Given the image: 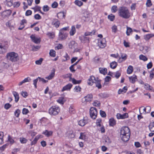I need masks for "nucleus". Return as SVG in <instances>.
I'll return each mask as SVG.
<instances>
[{
  "instance_id": "obj_34",
  "label": "nucleus",
  "mask_w": 154,
  "mask_h": 154,
  "mask_svg": "<svg viewBox=\"0 0 154 154\" xmlns=\"http://www.w3.org/2000/svg\"><path fill=\"white\" fill-rule=\"evenodd\" d=\"M96 31L95 30H93L91 32H86L85 33V36H88L89 35H92L95 34Z\"/></svg>"
},
{
  "instance_id": "obj_62",
  "label": "nucleus",
  "mask_w": 154,
  "mask_h": 154,
  "mask_svg": "<svg viewBox=\"0 0 154 154\" xmlns=\"http://www.w3.org/2000/svg\"><path fill=\"white\" fill-rule=\"evenodd\" d=\"M58 5V4L56 2H54L51 5V7L53 8H56Z\"/></svg>"
},
{
  "instance_id": "obj_49",
  "label": "nucleus",
  "mask_w": 154,
  "mask_h": 154,
  "mask_svg": "<svg viewBox=\"0 0 154 154\" xmlns=\"http://www.w3.org/2000/svg\"><path fill=\"white\" fill-rule=\"evenodd\" d=\"M20 113V110L18 109L14 112V115L16 117H18L19 116Z\"/></svg>"
},
{
  "instance_id": "obj_7",
  "label": "nucleus",
  "mask_w": 154,
  "mask_h": 154,
  "mask_svg": "<svg viewBox=\"0 0 154 154\" xmlns=\"http://www.w3.org/2000/svg\"><path fill=\"white\" fill-rule=\"evenodd\" d=\"M116 117L118 119H124L128 117V114L127 113H125L123 115L120 113H118L116 115Z\"/></svg>"
},
{
  "instance_id": "obj_50",
  "label": "nucleus",
  "mask_w": 154,
  "mask_h": 154,
  "mask_svg": "<svg viewBox=\"0 0 154 154\" xmlns=\"http://www.w3.org/2000/svg\"><path fill=\"white\" fill-rule=\"evenodd\" d=\"M154 75V68H153L152 70L150 72L149 77L150 78V79L151 80L153 77Z\"/></svg>"
},
{
  "instance_id": "obj_54",
  "label": "nucleus",
  "mask_w": 154,
  "mask_h": 154,
  "mask_svg": "<svg viewBox=\"0 0 154 154\" xmlns=\"http://www.w3.org/2000/svg\"><path fill=\"white\" fill-rule=\"evenodd\" d=\"M151 1L150 0H147L146 3V5L147 7H150L152 5Z\"/></svg>"
},
{
  "instance_id": "obj_29",
  "label": "nucleus",
  "mask_w": 154,
  "mask_h": 154,
  "mask_svg": "<svg viewBox=\"0 0 154 154\" xmlns=\"http://www.w3.org/2000/svg\"><path fill=\"white\" fill-rule=\"evenodd\" d=\"M133 71V68L132 66L130 65L127 69V73L128 74L131 73Z\"/></svg>"
},
{
  "instance_id": "obj_2",
  "label": "nucleus",
  "mask_w": 154,
  "mask_h": 154,
  "mask_svg": "<svg viewBox=\"0 0 154 154\" xmlns=\"http://www.w3.org/2000/svg\"><path fill=\"white\" fill-rule=\"evenodd\" d=\"M6 56L8 60L12 62H15L18 60V54L14 52L8 53Z\"/></svg>"
},
{
  "instance_id": "obj_41",
  "label": "nucleus",
  "mask_w": 154,
  "mask_h": 154,
  "mask_svg": "<svg viewBox=\"0 0 154 154\" xmlns=\"http://www.w3.org/2000/svg\"><path fill=\"white\" fill-rule=\"evenodd\" d=\"M55 53L56 52L53 49H51L50 50L49 54L52 57H54L55 56Z\"/></svg>"
},
{
  "instance_id": "obj_55",
  "label": "nucleus",
  "mask_w": 154,
  "mask_h": 154,
  "mask_svg": "<svg viewBox=\"0 0 154 154\" xmlns=\"http://www.w3.org/2000/svg\"><path fill=\"white\" fill-rule=\"evenodd\" d=\"M29 112L28 110L26 108H24L22 110V113L23 114L26 115Z\"/></svg>"
},
{
  "instance_id": "obj_23",
  "label": "nucleus",
  "mask_w": 154,
  "mask_h": 154,
  "mask_svg": "<svg viewBox=\"0 0 154 154\" xmlns=\"http://www.w3.org/2000/svg\"><path fill=\"white\" fill-rule=\"evenodd\" d=\"M116 124V121L112 118H111L109 120V125L110 126H113Z\"/></svg>"
},
{
  "instance_id": "obj_57",
  "label": "nucleus",
  "mask_w": 154,
  "mask_h": 154,
  "mask_svg": "<svg viewBox=\"0 0 154 154\" xmlns=\"http://www.w3.org/2000/svg\"><path fill=\"white\" fill-rule=\"evenodd\" d=\"M100 114L101 116L103 117H104L106 116V113L102 110H100Z\"/></svg>"
},
{
  "instance_id": "obj_59",
  "label": "nucleus",
  "mask_w": 154,
  "mask_h": 154,
  "mask_svg": "<svg viewBox=\"0 0 154 154\" xmlns=\"http://www.w3.org/2000/svg\"><path fill=\"white\" fill-rule=\"evenodd\" d=\"M43 10L45 12H47L49 10V7L47 5H44L43 7Z\"/></svg>"
},
{
  "instance_id": "obj_18",
  "label": "nucleus",
  "mask_w": 154,
  "mask_h": 154,
  "mask_svg": "<svg viewBox=\"0 0 154 154\" xmlns=\"http://www.w3.org/2000/svg\"><path fill=\"white\" fill-rule=\"evenodd\" d=\"M129 79L130 82L133 84L137 80V76L135 75L129 77Z\"/></svg>"
},
{
  "instance_id": "obj_11",
  "label": "nucleus",
  "mask_w": 154,
  "mask_h": 154,
  "mask_svg": "<svg viewBox=\"0 0 154 154\" xmlns=\"http://www.w3.org/2000/svg\"><path fill=\"white\" fill-rule=\"evenodd\" d=\"M47 36L50 39H53L54 38L55 36V33L54 32H48L46 34Z\"/></svg>"
},
{
  "instance_id": "obj_16",
  "label": "nucleus",
  "mask_w": 154,
  "mask_h": 154,
  "mask_svg": "<svg viewBox=\"0 0 154 154\" xmlns=\"http://www.w3.org/2000/svg\"><path fill=\"white\" fill-rule=\"evenodd\" d=\"M68 36V34H63L59 33V39L61 40L65 39Z\"/></svg>"
},
{
  "instance_id": "obj_48",
  "label": "nucleus",
  "mask_w": 154,
  "mask_h": 154,
  "mask_svg": "<svg viewBox=\"0 0 154 154\" xmlns=\"http://www.w3.org/2000/svg\"><path fill=\"white\" fill-rule=\"evenodd\" d=\"M99 96L103 98H106L108 97V95L105 93H101L99 94Z\"/></svg>"
},
{
  "instance_id": "obj_14",
  "label": "nucleus",
  "mask_w": 154,
  "mask_h": 154,
  "mask_svg": "<svg viewBox=\"0 0 154 154\" xmlns=\"http://www.w3.org/2000/svg\"><path fill=\"white\" fill-rule=\"evenodd\" d=\"M95 80V77L93 76H90V78L88 79V83L89 85H92L94 82L93 81L94 80Z\"/></svg>"
},
{
  "instance_id": "obj_51",
  "label": "nucleus",
  "mask_w": 154,
  "mask_h": 154,
  "mask_svg": "<svg viewBox=\"0 0 154 154\" xmlns=\"http://www.w3.org/2000/svg\"><path fill=\"white\" fill-rule=\"evenodd\" d=\"M85 135L84 133L81 132L80 133V136L79 137V139L84 140L85 139Z\"/></svg>"
},
{
  "instance_id": "obj_44",
  "label": "nucleus",
  "mask_w": 154,
  "mask_h": 154,
  "mask_svg": "<svg viewBox=\"0 0 154 154\" xmlns=\"http://www.w3.org/2000/svg\"><path fill=\"white\" fill-rule=\"evenodd\" d=\"M74 91L75 92H79L81 91V87L79 86H76L75 88H74Z\"/></svg>"
},
{
  "instance_id": "obj_28",
  "label": "nucleus",
  "mask_w": 154,
  "mask_h": 154,
  "mask_svg": "<svg viewBox=\"0 0 154 154\" xmlns=\"http://www.w3.org/2000/svg\"><path fill=\"white\" fill-rule=\"evenodd\" d=\"M40 138V136L38 135H37L35 137V138L31 142V145L35 144L37 142L38 140Z\"/></svg>"
},
{
  "instance_id": "obj_17",
  "label": "nucleus",
  "mask_w": 154,
  "mask_h": 154,
  "mask_svg": "<svg viewBox=\"0 0 154 154\" xmlns=\"http://www.w3.org/2000/svg\"><path fill=\"white\" fill-rule=\"evenodd\" d=\"M77 44L74 41H71L69 43V48H74L77 46Z\"/></svg>"
},
{
  "instance_id": "obj_46",
  "label": "nucleus",
  "mask_w": 154,
  "mask_h": 154,
  "mask_svg": "<svg viewBox=\"0 0 154 154\" xmlns=\"http://www.w3.org/2000/svg\"><path fill=\"white\" fill-rule=\"evenodd\" d=\"M132 32V29L130 27H127L126 34L128 35H129L131 32Z\"/></svg>"
},
{
  "instance_id": "obj_27",
  "label": "nucleus",
  "mask_w": 154,
  "mask_h": 154,
  "mask_svg": "<svg viewBox=\"0 0 154 154\" xmlns=\"http://www.w3.org/2000/svg\"><path fill=\"white\" fill-rule=\"evenodd\" d=\"M5 3L7 6L11 7L13 5V1L12 0H6Z\"/></svg>"
},
{
  "instance_id": "obj_60",
  "label": "nucleus",
  "mask_w": 154,
  "mask_h": 154,
  "mask_svg": "<svg viewBox=\"0 0 154 154\" xmlns=\"http://www.w3.org/2000/svg\"><path fill=\"white\" fill-rule=\"evenodd\" d=\"M93 105L96 106H100V103L98 101H95L93 103Z\"/></svg>"
},
{
  "instance_id": "obj_4",
  "label": "nucleus",
  "mask_w": 154,
  "mask_h": 154,
  "mask_svg": "<svg viewBox=\"0 0 154 154\" xmlns=\"http://www.w3.org/2000/svg\"><path fill=\"white\" fill-rule=\"evenodd\" d=\"M97 109L94 107H91L90 109V115L91 117L93 119H96L97 117Z\"/></svg>"
},
{
  "instance_id": "obj_35",
  "label": "nucleus",
  "mask_w": 154,
  "mask_h": 154,
  "mask_svg": "<svg viewBox=\"0 0 154 154\" xmlns=\"http://www.w3.org/2000/svg\"><path fill=\"white\" fill-rule=\"evenodd\" d=\"M75 4L79 7H81L83 5V3L80 1L76 0L74 2Z\"/></svg>"
},
{
  "instance_id": "obj_21",
  "label": "nucleus",
  "mask_w": 154,
  "mask_h": 154,
  "mask_svg": "<svg viewBox=\"0 0 154 154\" xmlns=\"http://www.w3.org/2000/svg\"><path fill=\"white\" fill-rule=\"evenodd\" d=\"M95 81L94 82L96 84V86L99 89L101 88L102 86L100 84V80L95 79Z\"/></svg>"
},
{
  "instance_id": "obj_45",
  "label": "nucleus",
  "mask_w": 154,
  "mask_h": 154,
  "mask_svg": "<svg viewBox=\"0 0 154 154\" xmlns=\"http://www.w3.org/2000/svg\"><path fill=\"white\" fill-rule=\"evenodd\" d=\"M112 32L114 33H116L117 32L118 30L117 26L114 25L113 26L112 28Z\"/></svg>"
},
{
  "instance_id": "obj_9",
  "label": "nucleus",
  "mask_w": 154,
  "mask_h": 154,
  "mask_svg": "<svg viewBox=\"0 0 154 154\" xmlns=\"http://www.w3.org/2000/svg\"><path fill=\"white\" fill-rule=\"evenodd\" d=\"M106 41L105 38H103L101 41H100V43H99V45L100 48H104L106 45Z\"/></svg>"
},
{
  "instance_id": "obj_1",
  "label": "nucleus",
  "mask_w": 154,
  "mask_h": 154,
  "mask_svg": "<svg viewBox=\"0 0 154 154\" xmlns=\"http://www.w3.org/2000/svg\"><path fill=\"white\" fill-rule=\"evenodd\" d=\"M118 14L119 16L123 18L127 19L131 16V14L128 8L126 7H120L118 10Z\"/></svg>"
},
{
  "instance_id": "obj_36",
  "label": "nucleus",
  "mask_w": 154,
  "mask_h": 154,
  "mask_svg": "<svg viewBox=\"0 0 154 154\" xmlns=\"http://www.w3.org/2000/svg\"><path fill=\"white\" fill-rule=\"evenodd\" d=\"M117 65V63L115 61L112 62L110 64V67L113 69H115Z\"/></svg>"
},
{
  "instance_id": "obj_47",
  "label": "nucleus",
  "mask_w": 154,
  "mask_h": 154,
  "mask_svg": "<svg viewBox=\"0 0 154 154\" xmlns=\"http://www.w3.org/2000/svg\"><path fill=\"white\" fill-rule=\"evenodd\" d=\"M115 17V16L112 14L109 15L108 17L109 19L111 21H113L114 20Z\"/></svg>"
},
{
  "instance_id": "obj_56",
  "label": "nucleus",
  "mask_w": 154,
  "mask_h": 154,
  "mask_svg": "<svg viewBox=\"0 0 154 154\" xmlns=\"http://www.w3.org/2000/svg\"><path fill=\"white\" fill-rule=\"evenodd\" d=\"M20 141L21 143H26L27 141V140L24 138H20Z\"/></svg>"
},
{
  "instance_id": "obj_26",
  "label": "nucleus",
  "mask_w": 154,
  "mask_h": 154,
  "mask_svg": "<svg viewBox=\"0 0 154 154\" xmlns=\"http://www.w3.org/2000/svg\"><path fill=\"white\" fill-rule=\"evenodd\" d=\"M100 72L104 75L107 73V69L106 68H100L99 69Z\"/></svg>"
},
{
  "instance_id": "obj_61",
  "label": "nucleus",
  "mask_w": 154,
  "mask_h": 154,
  "mask_svg": "<svg viewBox=\"0 0 154 154\" xmlns=\"http://www.w3.org/2000/svg\"><path fill=\"white\" fill-rule=\"evenodd\" d=\"M11 106V105L9 103H7L5 104L4 106V107L5 109H8L9 108H10Z\"/></svg>"
},
{
  "instance_id": "obj_63",
  "label": "nucleus",
  "mask_w": 154,
  "mask_h": 154,
  "mask_svg": "<svg viewBox=\"0 0 154 154\" xmlns=\"http://www.w3.org/2000/svg\"><path fill=\"white\" fill-rule=\"evenodd\" d=\"M34 18L36 20H40L41 19V17L40 15L38 14H37L34 15Z\"/></svg>"
},
{
  "instance_id": "obj_53",
  "label": "nucleus",
  "mask_w": 154,
  "mask_h": 154,
  "mask_svg": "<svg viewBox=\"0 0 154 154\" xmlns=\"http://www.w3.org/2000/svg\"><path fill=\"white\" fill-rule=\"evenodd\" d=\"M43 60L42 58H40L39 60H36L35 62L36 64L37 65H41Z\"/></svg>"
},
{
  "instance_id": "obj_64",
  "label": "nucleus",
  "mask_w": 154,
  "mask_h": 154,
  "mask_svg": "<svg viewBox=\"0 0 154 154\" xmlns=\"http://www.w3.org/2000/svg\"><path fill=\"white\" fill-rule=\"evenodd\" d=\"M63 99V98H60L57 100V101L58 103L60 104H63L64 103Z\"/></svg>"
},
{
  "instance_id": "obj_39",
  "label": "nucleus",
  "mask_w": 154,
  "mask_h": 154,
  "mask_svg": "<svg viewBox=\"0 0 154 154\" xmlns=\"http://www.w3.org/2000/svg\"><path fill=\"white\" fill-rule=\"evenodd\" d=\"M81 80H77L73 78L72 79V82L74 84H79L81 82Z\"/></svg>"
},
{
  "instance_id": "obj_19",
  "label": "nucleus",
  "mask_w": 154,
  "mask_h": 154,
  "mask_svg": "<svg viewBox=\"0 0 154 154\" xmlns=\"http://www.w3.org/2000/svg\"><path fill=\"white\" fill-rule=\"evenodd\" d=\"M53 25H54L56 28L59 27L60 24V21L57 19H54L52 22Z\"/></svg>"
},
{
  "instance_id": "obj_22",
  "label": "nucleus",
  "mask_w": 154,
  "mask_h": 154,
  "mask_svg": "<svg viewBox=\"0 0 154 154\" xmlns=\"http://www.w3.org/2000/svg\"><path fill=\"white\" fill-rule=\"evenodd\" d=\"M76 32V30L75 26H72L71 29L69 32V34L71 36L73 35Z\"/></svg>"
},
{
  "instance_id": "obj_38",
  "label": "nucleus",
  "mask_w": 154,
  "mask_h": 154,
  "mask_svg": "<svg viewBox=\"0 0 154 154\" xmlns=\"http://www.w3.org/2000/svg\"><path fill=\"white\" fill-rule=\"evenodd\" d=\"M69 112L71 113L74 114L75 112V108L73 106H71L69 108Z\"/></svg>"
},
{
  "instance_id": "obj_3",
  "label": "nucleus",
  "mask_w": 154,
  "mask_h": 154,
  "mask_svg": "<svg viewBox=\"0 0 154 154\" xmlns=\"http://www.w3.org/2000/svg\"><path fill=\"white\" fill-rule=\"evenodd\" d=\"M60 111V109L57 106H52L49 110V113L51 115L55 116L57 115Z\"/></svg>"
},
{
  "instance_id": "obj_8",
  "label": "nucleus",
  "mask_w": 154,
  "mask_h": 154,
  "mask_svg": "<svg viewBox=\"0 0 154 154\" xmlns=\"http://www.w3.org/2000/svg\"><path fill=\"white\" fill-rule=\"evenodd\" d=\"M130 135L127 134L125 135H120V137L121 140L124 142H126L130 138Z\"/></svg>"
},
{
  "instance_id": "obj_24",
  "label": "nucleus",
  "mask_w": 154,
  "mask_h": 154,
  "mask_svg": "<svg viewBox=\"0 0 154 154\" xmlns=\"http://www.w3.org/2000/svg\"><path fill=\"white\" fill-rule=\"evenodd\" d=\"M13 94L14 95V96L15 97V101L16 103H17L19 99V94L17 93L15 91H13Z\"/></svg>"
},
{
  "instance_id": "obj_30",
  "label": "nucleus",
  "mask_w": 154,
  "mask_h": 154,
  "mask_svg": "<svg viewBox=\"0 0 154 154\" xmlns=\"http://www.w3.org/2000/svg\"><path fill=\"white\" fill-rule=\"evenodd\" d=\"M149 129L151 131H154V122H152L150 123L149 125Z\"/></svg>"
},
{
  "instance_id": "obj_25",
  "label": "nucleus",
  "mask_w": 154,
  "mask_h": 154,
  "mask_svg": "<svg viewBox=\"0 0 154 154\" xmlns=\"http://www.w3.org/2000/svg\"><path fill=\"white\" fill-rule=\"evenodd\" d=\"M87 120L83 119L80 120L78 124L79 125L81 126H83L87 123Z\"/></svg>"
},
{
  "instance_id": "obj_15",
  "label": "nucleus",
  "mask_w": 154,
  "mask_h": 154,
  "mask_svg": "<svg viewBox=\"0 0 154 154\" xmlns=\"http://www.w3.org/2000/svg\"><path fill=\"white\" fill-rule=\"evenodd\" d=\"M66 13L64 12H60L57 14V17L60 19H62L65 18L66 16Z\"/></svg>"
},
{
  "instance_id": "obj_33",
  "label": "nucleus",
  "mask_w": 154,
  "mask_h": 154,
  "mask_svg": "<svg viewBox=\"0 0 154 154\" xmlns=\"http://www.w3.org/2000/svg\"><path fill=\"white\" fill-rule=\"evenodd\" d=\"M153 36H154V35L153 34H148L144 36V38L145 40H148Z\"/></svg>"
},
{
  "instance_id": "obj_58",
  "label": "nucleus",
  "mask_w": 154,
  "mask_h": 154,
  "mask_svg": "<svg viewBox=\"0 0 154 154\" xmlns=\"http://www.w3.org/2000/svg\"><path fill=\"white\" fill-rule=\"evenodd\" d=\"M63 47V45L60 44H55V48H62Z\"/></svg>"
},
{
  "instance_id": "obj_43",
  "label": "nucleus",
  "mask_w": 154,
  "mask_h": 154,
  "mask_svg": "<svg viewBox=\"0 0 154 154\" xmlns=\"http://www.w3.org/2000/svg\"><path fill=\"white\" fill-rule=\"evenodd\" d=\"M139 58L140 60H142L144 61H146L147 60V58L143 55H141L139 56Z\"/></svg>"
},
{
  "instance_id": "obj_5",
  "label": "nucleus",
  "mask_w": 154,
  "mask_h": 154,
  "mask_svg": "<svg viewBox=\"0 0 154 154\" xmlns=\"http://www.w3.org/2000/svg\"><path fill=\"white\" fill-rule=\"evenodd\" d=\"M127 134L130 135V131L129 128L127 127L122 128L120 131V136L125 135Z\"/></svg>"
},
{
  "instance_id": "obj_42",
  "label": "nucleus",
  "mask_w": 154,
  "mask_h": 154,
  "mask_svg": "<svg viewBox=\"0 0 154 154\" xmlns=\"http://www.w3.org/2000/svg\"><path fill=\"white\" fill-rule=\"evenodd\" d=\"M41 8L40 7H39L38 5L36 6L35 7L33 8H32V9H33L35 12L37 11H40L41 9Z\"/></svg>"
},
{
  "instance_id": "obj_10",
  "label": "nucleus",
  "mask_w": 154,
  "mask_h": 154,
  "mask_svg": "<svg viewBox=\"0 0 154 154\" xmlns=\"http://www.w3.org/2000/svg\"><path fill=\"white\" fill-rule=\"evenodd\" d=\"M72 86V84L69 83L63 87L61 91L63 92L65 91L69 90L70 89Z\"/></svg>"
},
{
  "instance_id": "obj_37",
  "label": "nucleus",
  "mask_w": 154,
  "mask_h": 154,
  "mask_svg": "<svg viewBox=\"0 0 154 154\" xmlns=\"http://www.w3.org/2000/svg\"><path fill=\"white\" fill-rule=\"evenodd\" d=\"M144 87L146 89L148 90L152 91V88L147 83L144 85Z\"/></svg>"
},
{
  "instance_id": "obj_32",
  "label": "nucleus",
  "mask_w": 154,
  "mask_h": 154,
  "mask_svg": "<svg viewBox=\"0 0 154 154\" xmlns=\"http://www.w3.org/2000/svg\"><path fill=\"white\" fill-rule=\"evenodd\" d=\"M4 133L2 132H0V144L3 143Z\"/></svg>"
},
{
  "instance_id": "obj_6",
  "label": "nucleus",
  "mask_w": 154,
  "mask_h": 154,
  "mask_svg": "<svg viewBox=\"0 0 154 154\" xmlns=\"http://www.w3.org/2000/svg\"><path fill=\"white\" fill-rule=\"evenodd\" d=\"M30 37L32 41L35 43L38 44L40 42V38L36 37L34 35H32Z\"/></svg>"
},
{
  "instance_id": "obj_12",
  "label": "nucleus",
  "mask_w": 154,
  "mask_h": 154,
  "mask_svg": "<svg viewBox=\"0 0 154 154\" xmlns=\"http://www.w3.org/2000/svg\"><path fill=\"white\" fill-rule=\"evenodd\" d=\"M55 71V70L54 69L52 70L50 74L48 76L46 77L45 79L49 80L52 79L54 76Z\"/></svg>"
},
{
  "instance_id": "obj_20",
  "label": "nucleus",
  "mask_w": 154,
  "mask_h": 154,
  "mask_svg": "<svg viewBox=\"0 0 154 154\" xmlns=\"http://www.w3.org/2000/svg\"><path fill=\"white\" fill-rule=\"evenodd\" d=\"M92 98V94H88L84 97V100L86 102H89L91 101Z\"/></svg>"
},
{
  "instance_id": "obj_40",
  "label": "nucleus",
  "mask_w": 154,
  "mask_h": 154,
  "mask_svg": "<svg viewBox=\"0 0 154 154\" xmlns=\"http://www.w3.org/2000/svg\"><path fill=\"white\" fill-rule=\"evenodd\" d=\"M118 10L117 7L116 5H113L111 8V11L112 13H115Z\"/></svg>"
},
{
  "instance_id": "obj_31",
  "label": "nucleus",
  "mask_w": 154,
  "mask_h": 154,
  "mask_svg": "<svg viewBox=\"0 0 154 154\" xmlns=\"http://www.w3.org/2000/svg\"><path fill=\"white\" fill-rule=\"evenodd\" d=\"M42 134L47 137H49L52 135V132L51 131H48L47 130H46L45 132H43Z\"/></svg>"
},
{
  "instance_id": "obj_13",
  "label": "nucleus",
  "mask_w": 154,
  "mask_h": 154,
  "mask_svg": "<svg viewBox=\"0 0 154 154\" xmlns=\"http://www.w3.org/2000/svg\"><path fill=\"white\" fill-rule=\"evenodd\" d=\"M11 10H6L3 12L2 15L3 16H8L11 15Z\"/></svg>"
},
{
  "instance_id": "obj_52",
  "label": "nucleus",
  "mask_w": 154,
  "mask_h": 154,
  "mask_svg": "<svg viewBox=\"0 0 154 154\" xmlns=\"http://www.w3.org/2000/svg\"><path fill=\"white\" fill-rule=\"evenodd\" d=\"M101 122V119H98L97 120L96 122V125L97 126L101 127V125L100 123Z\"/></svg>"
}]
</instances>
